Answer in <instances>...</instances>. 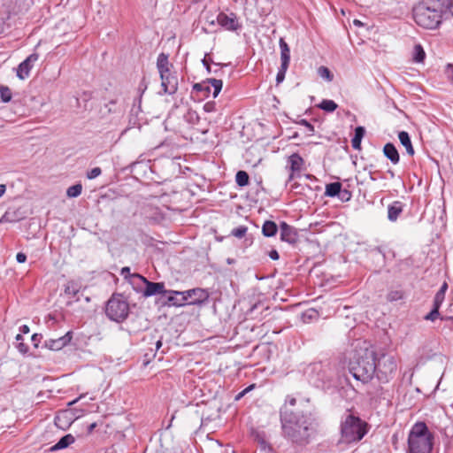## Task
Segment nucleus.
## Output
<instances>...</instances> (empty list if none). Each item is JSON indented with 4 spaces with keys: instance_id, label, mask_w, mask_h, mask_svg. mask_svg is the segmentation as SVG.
<instances>
[{
    "instance_id": "f257e3e1",
    "label": "nucleus",
    "mask_w": 453,
    "mask_h": 453,
    "mask_svg": "<svg viewBox=\"0 0 453 453\" xmlns=\"http://www.w3.org/2000/svg\"><path fill=\"white\" fill-rule=\"evenodd\" d=\"M376 353L369 343L357 340L349 357V371L357 380L370 381L376 372Z\"/></svg>"
},
{
    "instance_id": "f03ea898",
    "label": "nucleus",
    "mask_w": 453,
    "mask_h": 453,
    "mask_svg": "<svg viewBox=\"0 0 453 453\" xmlns=\"http://www.w3.org/2000/svg\"><path fill=\"white\" fill-rule=\"evenodd\" d=\"M452 5L453 0H421L413 7V19L419 27L437 28Z\"/></svg>"
},
{
    "instance_id": "7ed1b4c3",
    "label": "nucleus",
    "mask_w": 453,
    "mask_h": 453,
    "mask_svg": "<svg viewBox=\"0 0 453 453\" xmlns=\"http://www.w3.org/2000/svg\"><path fill=\"white\" fill-rule=\"evenodd\" d=\"M282 430L288 439L298 444H306L313 430L311 418L301 412H293L284 407L280 411Z\"/></svg>"
},
{
    "instance_id": "20e7f679",
    "label": "nucleus",
    "mask_w": 453,
    "mask_h": 453,
    "mask_svg": "<svg viewBox=\"0 0 453 453\" xmlns=\"http://www.w3.org/2000/svg\"><path fill=\"white\" fill-rule=\"evenodd\" d=\"M434 435L424 422H417L408 436L409 453H432Z\"/></svg>"
},
{
    "instance_id": "39448f33",
    "label": "nucleus",
    "mask_w": 453,
    "mask_h": 453,
    "mask_svg": "<svg viewBox=\"0 0 453 453\" xmlns=\"http://www.w3.org/2000/svg\"><path fill=\"white\" fill-rule=\"evenodd\" d=\"M157 68L161 80V88L163 92L159 95H173L178 90V77L174 72H172L173 65L168 60V55L160 53L157 59Z\"/></svg>"
},
{
    "instance_id": "423d86ee",
    "label": "nucleus",
    "mask_w": 453,
    "mask_h": 453,
    "mask_svg": "<svg viewBox=\"0 0 453 453\" xmlns=\"http://www.w3.org/2000/svg\"><path fill=\"white\" fill-rule=\"evenodd\" d=\"M367 424L360 418L352 414H347L341 424V434L344 441L350 443L358 441L367 433Z\"/></svg>"
},
{
    "instance_id": "0eeeda50",
    "label": "nucleus",
    "mask_w": 453,
    "mask_h": 453,
    "mask_svg": "<svg viewBox=\"0 0 453 453\" xmlns=\"http://www.w3.org/2000/svg\"><path fill=\"white\" fill-rule=\"evenodd\" d=\"M376 372L374 375L380 383L389 382L395 376L397 369L396 359L394 356L382 353L379 357L375 356Z\"/></svg>"
},
{
    "instance_id": "6e6552de",
    "label": "nucleus",
    "mask_w": 453,
    "mask_h": 453,
    "mask_svg": "<svg viewBox=\"0 0 453 453\" xmlns=\"http://www.w3.org/2000/svg\"><path fill=\"white\" fill-rule=\"evenodd\" d=\"M105 313L111 320L122 322L129 314V304L122 295H112L106 303Z\"/></svg>"
},
{
    "instance_id": "1a4fd4ad",
    "label": "nucleus",
    "mask_w": 453,
    "mask_h": 453,
    "mask_svg": "<svg viewBox=\"0 0 453 453\" xmlns=\"http://www.w3.org/2000/svg\"><path fill=\"white\" fill-rule=\"evenodd\" d=\"M180 295L186 297V304L188 305H202L205 303L210 297L209 291L202 288L185 290Z\"/></svg>"
},
{
    "instance_id": "9d476101",
    "label": "nucleus",
    "mask_w": 453,
    "mask_h": 453,
    "mask_svg": "<svg viewBox=\"0 0 453 453\" xmlns=\"http://www.w3.org/2000/svg\"><path fill=\"white\" fill-rule=\"evenodd\" d=\"M132 277L134 280H137L144 283L145 289L143 290L142 294H143V296H145V297H149V296H156V295H159V294L165 295V293H166V289H165L164 282L150 281L145 277H143L138 273L133 274Z\"/></svg>"
},
{
    "instance_id": "9b49d317",
    "label": "nucleus",
    "mask_w": 453,
    "mask_h": 453,
    "mask_svg": "<svg viewBox=\"0 0 453 453\" xmlns=\"http://www.w3.org/2000/svg\"><path fill=\"white\" fill-rule=\"evenodd\" d=\"M223 81L218 79H207L205 81L201 83H196L193 85V89L197 92H203L204 96H208L211 92V88H213L212 96L216 98L222 89Z\"/></svg>"
},
{
    "instance_id": "f8f14e48",
    "label": "nucleus",
    "mask_w": 453,
    "mask_h": 453,
    "mask_svg": "<svg viewBox=\"0 0 453 453\" xmlns=\"http://www.w3.org/2000/svg\"><path fill=\"white\" fill-rule=\"evenodd\" d=\"M304 160L298 153H293L288 157V165L290 173L288 178V182L291 181L295 177L299 176L300 173L303 170Z\"/></svg>"
},
{
    "instance_id": "ddd939ff",
    "label": "nucleus",
    "mask_w": 453,
    "mask_h": 453,
    "mask_svg": "<svg viewBox=\"0 0 453 453\" xmlns=\"http://www.w3.org/2000/svg\"><path fill=\"white\" fill-rule=\"evenodd\" d=\"M217 22L219 26L228 31H237L242 27L239 23L237 17L234 13L226 14L225 12H219L217 16Z\"/></svg>"
},
{
    "instance_id": "4468645a",
    "label": "nucleus",
    "mask_w": 453,
    "mask_h": 453,
    "mask_svg": "<svg viewBox=\"0 0 453 453\" xmlns=\"http://www.w3.org/2000/svg\"><path fill=\"white\" fill-rule=\"evenodd\" d=\"M39 59V54L36 52H34L30 54L24 61H22L18 68H17V76L20 80L27 79L29 74L30 71L34 67V65L35 62H37Z\"/></svg>"
},
{
    "instance_id": "2eb2a0df",
    "label": "nucleus",
    "mask_w": 453,
    "mask_h": 453,
    "mask_svg": "<svg viewBox=\"0 0 453 453\" xmlns=\"http://www.w3.org/2000/svg\"><path fill=\"white\" fill-rule=\"evenodd\" d=\"M280 240L289 244H296L298 242V231L286 222L280 224Z\"/></svg>"
},
{
    "instance_id": "dca6fc26",
    "label": "nucleus",
    "mask_w": 453,
    "mask_h": 453,
    "mask_svg": "<svg viewBox=\"0 0 453 453\" xmlns=\"http://www.w3.org/2000/svg\"><path fill=\"white\" fill-rule=\"evenodd\" d=\"M73 333L67 332L65 335L58 339H49L44 342L45 348L50 350H60L65 347L72 340Z\"/></svg>"
},
{
    "instance_id": "f3484780",
    "label": "nucleus",
    "mask_w": 453,
    "mask_h": 453,
    "mask_svg": "<svg viewBox=\"0 0 453 453\" xmlns=\"http://www.w3.org/2000/svg\"><path fill=\"white\" fill-rule=\"evenodd\" d=\"M182 291H176V290H166V293L165 296H166V300L168 305H173V306H183L186 305V297L183 296L178 295L181 294Z\"/></svg>"
},
{
    "instance_id": "a211bd4d",
    "label": "nucleus",
    "mask_w": 453,
    "mask_h": 453,
    "mask_svg": "<svg viewBox=\"0 0 453 453\" xmlns=\"http://www.w3.org/2000/svg\"><path fill=\"white\" fill-rule=\"evenodd\" d=\"M150 344L151 347H150L148 349L145 350L143 355V365H148L151 360L156 357L157 350L162 346V340H157L156 342H150Z\"/></svg>"
},
{
    "instance_id": "6ab92c4d",
    "label": "nucleus",
    "mask_w": 453,
    "mask_h": 453,
    "mask_svg": "<svg viewBox=\"0 0 453 453\" xmlns=\"http://www.w3.org/2000/svg\"><path fill=\"white\" fill-rule=\"evenodd\" d=\"M383 153L384 156L391 161L392 164L396 165L400 161V156L398 153V150H396L395 146L391 143L388 142L383 147Z\"/></svg>"
},
{
    "instance_id": "aec40b11",
    "label": "nucleus",
    "mask_w": 453,
    "mask_h": 453,
    "mask_svg": "<svg viewBox=\"0 0 453 453\" xmlns=\"http://www.w3.org/2000/svg\"><path fill=\"white\" fill-rule=\"evenodd\" d=\"M403 203L400 201H395L388 207V219L392 222L395 221L403 212Z\"/></svg>"
},
{
    "instance_id": "412c9836",
    "label": "nucleus",
    "mask_w": 453,
    "mask_h": 453,
    "mask_svg": "<svg viewBox=\"0 0 453 453\" xmlns=\"http://www.w3.org/2000/svg\"><path fill=\"white\" fill-rule=\"evenodd\" d=\"M280 61L281 65H289L290 62V49L288 44L283 38L280 39Z\"/></svg>"
},
{
    "instance_id": "4be33fe9",
    "label": "nucleus",
    "mask_w": 453,
    "mask_h": 453,
    "mask_svg": "<svg viewBox=\"0 0 453 453\" xmlns=\"http://www.w3.org/2000/svg\"><path fill=\"white\" fill-rule=\"evenodd\" d=\"M398 138L402 145L406 149V152L410 156H413L415 151L409 134L406 131H401L398 134Z\"/></svg>"
},
{
    "instance_id": "5701e85b",
    "label": "nucleus",
    "mask_w": 453,
    "mask_h": 453,
    "mask_svg": "<svg viewBox=\"0 0 453 453\" xmlns=\"http://www.w3.org/2000/svg\"><path fill=\"white\" fill-rule=\"evenodd\" d=\"M74 441H75V439L72 434H65L55 445H53L50 448V450L57 451L59 449H65L68 446H70L71 444H73L74 442Z\"/></svg>"
},
{
    "instance_id": "b1692460",
    "label": "nucleus",
    "mask_w": 453,
    "mask_h": 453,
    "mask_svg": "<svg viewBox=\"0 0 453 453\" xmlns=\"http://www.w3.org/2000/svg\"><path fill=\"white\" fill-rule=\"evenodd\" d=\"M365 134V129L364 127H357L355 128V134L351 139V145L355 150L361 149V142Z\"/></svg>"
},
{
    "instance_id": "393cba45",
    "label": "nucleus",
    "mask_w": 453,
    "mask_h": 453,
    "mask_svg": "<svg viewBox=\"0 0 453 453\" xmlns=\"http://www.w3.org/2000/svg\"><path fill=\"white\" fill-rule=\"evenodd\" d=\"M278 226L274 221L265 220L262 226V234L266 237H273L277 234Z\"/></svg>"
},
{
    "instance_id": "a878e982",
    "label": "nucleus",
    "mask_w": 453,
    "mask_h": 453,
    "mask_svg": "<svg viewBox=\"0 0 453 453\" xmlns=\"http://www.w3.org/2000/svg\"><path fill=\"white\" fill-rule=\"evenodd\" d=\"M342 184L340 182H332L326 186L325 195L329 197H334L340 195Z\"/></svg>"
},
{
    "instance_id": "bb28decb",
    "label": "nucleus",
    "mask_w": 453,
    "mask_h": 453,
    "mask_svg": "<svg viewBox=\"0 0 453 453\" xmlns=\"http://www.w3.org/2000/svg\"><path fill=\"white\" fill-rule=\"evenodd\" d=\"M426 58V52L420 44H416L413 48L412 60L415 63H423Z\"/></svg>"
},
{
    "instance_id": "cd10ccee",
    "label": "nucleus",
    "mask_w": 453,
    "mask_h": 453,
    "mask_svg": "<svg viewBox=\"0 0 453 453\" xmlns=\"http://www.w3.org/2000/svg\"><path fill=\"white\" fill-rule=\"evenodd\" d=\"M318 108L325 111L326 112H333L338 108V104L330 99H323L318 105Z\"/></svg>"
},
{
    "instance_id": "c85d7f7f",
    "label": "nucleus",
    "mask_w": 453,
    "mask_h": 453,
    "mask_svg": "<svg viewBox=\"0 0 453 453\" xmlns=\"http://www.w3.org/2000/svg\"><path fill=\"white\" fill-rule=\"evenodd\" d=\"M79 292L80 289L78 285L73 281L68 282L65 288V294L71 297L76 298V301L80 300V297L78 296Z\"/></svg>"
},
{
    "instance_id": "c756f323",
    "label": "nucleus",
    "mask_w": 453,
    "mask_h": 453,
    "mask_svg": "<svg viewBox=\"0 0 453 453\" xmlns=\"http://www.w3.org/2000/svg\"><path fill=\"white\" fill-rule=\"evenodd\" d=\"M249 174L245 171H238L235 175V181L240 187H245L249 184Z\"/></svg>"
},
{
    "instance_id": "7c9ffc66",
    "label": "nucleus",
    "mask_w": 453,
    "mask_h": 453,
    "mask_svg": "<svg viewBox=\"0 0 453 453\" xmlns=\"http://www.w3.org/2000/svg\"><path fill=\"white\" fill-rule=\"evenodd\" d=\"M0 96L4 103H9L12 100V94L9 87L4 85L0 86Z\"/></svg>"
},
{
    "instance_id": "2f4dec72",
    "label": "nucleus",
    "mask_w": 453,
    "mask_h": 453,
    "mask_svg": "<svg viewBox=\"0 0 453 453\" xmlns=\"http://www.w3.org/2000/svg\"><path fill=\"white\" fill-rule=\"evenodd\" d=\"M81 191L82 186L81 184L78 183L69 187L66 190V195L69 197H77L81 194Z\"/></svg>"
},
{
    "instance_id": "473e14b6",
    "label": "nucleus",
    "mask_w": 453,
    "mask_h": 453,
    "mask_svg": "<svg viewBox=\"0 0 453 453\" xmlns=\"http://www.w3.org/2000/svg\"><path fill=\"white\" fill-rule=\"evenodd\" d=\"M318 74L327 81H332L334 75L331 71L326 66H320L318 69Z\"/></svg>"
},
{
    "instance_id": "72a5a7b5",
    "label": "nucleus",
    "mask_w": 453,
    "mask_h": 453,
    "mask_svg": "<svg viewBox=\"0 0 453 453\" xmlns=\"http://www.w3.org/2000/svg\"><path fill=\"white\" fill-rule=\"evenodd\" d=\"M403 297V293L401 290H391L387 296V299L389 302H395L401 300Z\"/></svg>"
},
{
    "instance_id": "f704fd0d",
    "label": "nucleus",
    "mask_w": 453,
    "mask_h": 453,
    "mask_svg": "<svg viewBox=\"0 0 453 453\" xmlns=\"http://www.w3.org/2000/svg\"><path fill=\"white\" fill-rule=\"evenodd\" d=\"M288 68V65L284 66V65H280V67L279 68V71L276 75L277 84H280L284 81Z\"/></svg>"
},
{
    "instance_id": "c9c22d12",
    "label": "nucleus",
    "mask_w": 453,
    "mask_h": 453,
    "mask_svg": "<svg viewBox=\"0 0 453 453\" xmlns=\"http://www.w3.org/2000/svg\"><path fill=\"white\" fill-rule=\"evenodd\" d=\"M248 231V227L245 226H240L232 230L231 234L232 235L237 237V238H242L245 236L246 233Z\"/></svg>"
},
{
    "instance_id": "e433bc0d",
    "label": "nucleus",
    "mask_w": 453,
    "mask_h": 453,
    "mask_svg": "<svg viewBox=\"0 0 453 453\" xmlns=\"http://www.w3.org/2000/svg\"><path fill=\"white\" fill-rule=\"evenodd\" d=\"M439 309L440 308H436V307L433 306L432 311L425 316V319L431 320V321H434L435 319H437L440 315Z\"/></svg>"
},
{
    "instance_id": "4c0bfd02",
    "label": "nucleus",
    "mask_w": 453,
    "mask_h": 453,
    "mask_svg": "<svg viewBox=\"0 0 453 453\" xmlns=\"http://www.w3.org/2000/svg\"><path fill=\"white\" fill-rule=\"evenodd\" d=\"M444 299H445V295L437 292L434 298L433 306H434L436 308H440L441 305L442 304Z\"/></svg>"
},
{
    "instance_id": "58836bf2",
    "label": "nucleus",
    "mask_w": 453,
    "mask_h": 453,
    "mask_svg": "<svg viewBox=\"0 0 453 453\" xmlns=\"http://www.w3.org/2000/svg\"><path fill=\"white\" fill-rule=\"evenodd\" d=\"M444 74L446 76V78L451 82L453 83V65L452 64H448L446 66H445V69H444Z\"/></svg>"
},
{
    "instance_id": "ea45409f",
    "label": "nucleus",
    "mask_w": 453,
    "mask_h": 453,
    "mask_svg": "<svg viewBox=\"0 0 453 453\" xmlns=\"http://www.w3.org/2000/svg\"><path fill=\"white\" fill-rule=\"evenodd\" d=\"M343 202H347L349 200H350L352 195H351V192L349 191L348 189H342L341 188V193L340 195L337 196Z\"/></svg>"
},
{
    "instance_id": "a19ab883",
    "label": "nucleus",
    "mask_w": 453,
    "mask_h": 453,
    "mask_svg": "<svg viewBox=\"0 0 453 453\" xmlns=\"http://www.w3.org/2000/svg\"><path fill=\"white\" fill-rule=\"evenodd\" d=\"M101 173H102V170L100 167H95V168L91 169L89 172H88L87 177H88V179L92 180V179L98 177L101 174Z\"/></svg>"
},
{
    "instance_id": "79ce46f5",
    "label": "nucleus",
    "mask_w": 453,
    "mask_h": 453,
    "mask_svg": "<svg viewBox=\"0 0 453 453\" xmlns=\"http://www.w3.org/2000/svg\"><path fill=\"white\" fill-rule=\"evenodd\" d=\"M315 317H317V311L315 310H308L303 314V319L304 322H308Z\"/></svg>"
},
{
    "instance_id": "37998d69",
    "label": "nucleus",
    "mask_w": 453,
    "mask_h": 453,
    "mask_svg": "<svg viewBox=\"0 0 453 453\" xmlns=\"http://www.w3.org/2000/svg\"><path fill=\"white\" fill-rule=\"evenodd\" d=\"M255 439L261 445V447L263 449L266 448L267 442H266V441L265 439V434H264L257 433L255 434Z\"/></svg>"
},
{
    "instance_id": "c03bdc74",
    "label": "nucleus",
    "mask_w": 453,
    "mask_h": 453,
    "mask_svg": "<svg viewBox=\"0 0 453 453\" xmlns=\"http://www.w3.org/2000/svg\"><path fill=\"white\" fill-rule=\"evenodd\" d=\"M203 110L206 112H213L216 111V103L214 101H210L204 104Z\"/></svg>"
},
{
    "instance_id": "a18cd8bd",
    "label": "nucleus",
    "mask_w": 453,
    "mask_h": 453,
    "mask_svg": "<svg viewBox=\"0 0 453 453\" xmlns=\"http://www.w3.org/2000/svg\"><path fill=\"white\" fill-rule=\"evenodd\" d=\"M16 348L23 355L27 354L28 351V346L25 344L23 342H18Z\"/></svg>"
},
{
    "instance_id": "49530a36",
    "label": "nucleus",
    "mask_w": 453,
    "mask_h": 453,
    "mask_svg": "<svg viewBox=\"0 0 453 453\" xmlns=\"http://www.w3.org/2000/svg\"><path fill=\"white\" fill-rule=\"evenodd\" d=\"M42 339V335L41 334H34L31 337L32 342L35 348H38L41 340Z\"/></svg>"
},
{
    "instance_id": "de8ad7c7",
    "label": "nucleus",
    "mask_w": 453,
    "mask_h": 453,
    "mask_svg": "<svg viewBox=\"0 0 453 453\" xmlns=\"http://www.w3.org/2000/svg\"><path fill=\"white\" fill-rule=\"evenodd\" d=\"M301 125L304 126V127H307L308 131L312 134L314 133V127L306 119H302L299 122Z\"/></svg>"
},
{
    "instance_id": "09e8293b",
    "label": "nucleus",
    "mask_w": 453,
    "mask_h": 453,
    "mask_svg": "<svg viewBox=\"0 0 453 453\" xmlns=\"http://www.w3.org/2000/svg\"><path fill=\"white\" fill-rule=\"evenodd\" d=\"M14 219L11 217V214L9 212H5L2 218L0 219V223L4 222H12Z\"/></svg>"
},
{
    "instance_id": "8fccbe9b",
    "label": "nucleus",
    "mask_w": 453,
    "mask_h": 453,
    "mask_svg": "<svg viewBox=\"0 0 453 453\" xmlns=\"http://www.w3.org/2000/svg\"><path fill=\"white\" fill-rule=\"evenodd\" d=\"M16 260L18 263H25L27 260V255L23 252H19L16 255Z\"/></svg>"
},
{
    "instance_id": "3c124183",
    "label": "nucleus",
    "mask_w": 453,
    "mask_h": 453,
    "mask_svg": "<svg viewBox=\"0 0 453 453\" xmlns=\"http://www.w3.org/2000/svg\"><path fill=\"white\" fill-rule=\"evenodd\" d=\"M212 62L211 60H208L206 58V57L202 60V63L203 65V66L206 68V71L208 73H211V65H210V63Z\"/></svg>"
},
{
    "instance_id": "603ef678",
    "label": "nucleus",
    "mask_w": 453,
    "mask_h": 453,
    "mask_svg": "<svg viewBox=\"0 0 453 453\" xmlns=\"http://www.w3.org/2000/svg\"><path fill=\"white\" fill-rule=\"evenodd\" d=\"M268 256L273 260H278L280 257L279 253L276 250H272L271 251H269Z\"/></svg>"
},
{
    "instance_id": "864d4df0",
    "label": "nucleus",
    "mask_w": 453,
    "mask_h": 453,
    "mask_svg": "<svg viewBox=\"0 0 453 453\" xmlns=\"http://www.w3.org/2000/svg\"><path fill=\"white\" fill-rule=\"evenodd\" d=\"M146 88H147V83H146L145 79L143 78L139 85V90H141V93L142 94Z\"/></svg>"
},
{
    "instance_id": "5fc2aeb1",
    "label": "nucleus",
    "mask_w": 453,
    "mask_h": 453,
    "mask_svg": "<svg viewBox=\"0 0 453 453\" xmlns=\"http://www.w3.org/2000/svg\"><path fill=\"white\" fill-rule=\"evenodd\" d=\"M286 403H288L290 406H295L296 403V399L288 395L287 397Z\"/></svg>"
},
{
    "instance_id": "6e6d98bb",
    "label": "nucleus",
    "mask_w": 453,
    "mask_h": 453,
    "mask_svg": "<svg viewBox=\"0 0 453 453\" xmlns=\"http://www.w3.org/2000/svg\"><path fill=\"white\" fill-rule=\"evenodd\" d=\"M447 289H448V284H447L446 282H444V283L441 286L440 289H439L437 292H438V293H441V294L445 295V294H446Z\"/></svg>"
},
{
    "instance_id": "4d7b16f0",
    "label": "nucleus",
    "mask_w": 453,
    "mask_h": 453,
    "mask_svg": "<svg viewBox=\"0 0 453 453\" xmlns=\"http://www.w3.org/2000/svg\"><path fill=\"white\" fill-rule=\"evenodd\" d=\"M19 331H20V333H21V334H28V333H29L30 329H29V326H27V325H23V326H21L19 327Z\"/></svg>"
},
{
    "instance_id": "13d9d810",
    "label": "nucleus",
    "mask_w": 453,
    "mask_h": 453,
    "mask_svg": "<svg viewBox=\"0 0 453 453\" xmlns=\"http://www.w3.org/2000/svg\"><path fill=\"white\" fill-rule=\"evenodd\" d=\"M130 273V268L129 267H123L121 269V274L126 276L127 273Z\"/></svg>"
},
{
    "instance_id": "bf43d9fd",
    "label": "nucleus",
    "mask_w": 453,
    "mask_h": 453,
    "mask_svg": "<svg viewBox=\"0 0 453 453\" xmlns=\"http://www.w3.org/2000/svg\"><path fill=\"white\" fill-rule=\"evenodd\" d=\"M254 387H255V385H254V384H252V385H250V386L247 387V388H246L245 389H243L242 392L244 395H246V394H247L248 392H250L252 388H254Z\"/></svg>"
},
{
    "instance_id": "052dcab7",
    "label": "nucleus",
    "mask_w": 453,
    "mask_h": 453,
    "mask_svg": "<svg viewBox=\"0 0 453 453\" xmlns=\"http://www.w3.org/2000/svg\"><path fill=\"white\" fill-rule=\"evenodd\" d=\"M6 187L4 184H0V197L5 193Z\"/></svg>"
},
{
    "instance_id": "680f3d73",
    "label": "nucleus",
    "mask_w": 453,
    "mask_h": 453,
    "mask_svg": "<svg viewBox=\"0 0 453 453\" xmlns=\"http://www.w3.org/2000/svg\"><path fill=\"white\" fill-rule=\"evenodd\" d=\"M15 339H16L17 343H18V342H23V340H24V339H23V336H22V334H18L16 335Z\"/></svg>"
},
{
    "instance_id": "e2e57ef3",
    "label": "nucleus",
    "mask_w": 453,
    "mask_h": 453,
    "mask_svg": "<svg viewBox=\"0 0 453 453\" xmlns=\"http://www.w3.org/2000/svg\"><path fill=\"white\" fill-rule=\"evenodd\" d=\"M82 397H83V395H80L79 397H77V398H76V399H74L73 401L70 402V403H68V405H70V406H71V405H73V404L76 403H77L80 399H81Z\"/></svg>"
},
{
    "instance_id": "0e129e2a",
    "label": "nucleus",
    "mask_w": 453,
    "mask_h": 453,
    "mask_svg": "<svg viewBox=\"0 0 453 453\" xmlns=\"http://www.w3.org/2000/svg\"><path fill=\"white\" fill-rule=\"evenodd\" d=\"M245 395L241 391L236 396H235V400L238 401L240 400L242 397H243Z\"/></svg>"
},
{
    "instance_id": "69168bd1",
    "label": "nucleus",
    "mask_w": 453,
    "mask_h": 453,
    "mask_svg": "<svg viewBox=\"0 0 453 453\" xmlns=\"http://www.w3.org/2000/svg\"><path fill=\"white\" fill-rule=\"evenodd\" d=\"M354 24H355L356 26H361V25H362V22H361V21H359V20H357V19H355V20H354Z\"/></svg>"
},
{
    "instance_id": "338daca9",
    "label": "nucleus",
    "mask_w": 453,
    "mask_h": 453,
    "mask_svg": "<svg viewBox=\"0 0 453 453\" xmlns=\"http://www.w3.org/2000/svg\"><path fill=\"white\" fill-rule=\"evenodd\" d=\"M188 114H189V116H190V117H192L193 115H196V118L197 119H199L198 115H197V114H196V112H195V111H194V112H189Z\"/></svg>"
},
{
    "instance_id": "774afa93",
    "label": "nucleus",
    "mask_w": 453,
    "mask_h": 453,
    "mask_svg": "<svg viewBox=\"0 0 453 453\" xmlns=\"http://www.w3.org/2000/svg\"><path fill=\"white\" fill-rule=\"evenodd\" d=\"M95 426H96L95 423L91 424L89 426V431H92L95 428Z\"/></svg>"
}]
</instances>
